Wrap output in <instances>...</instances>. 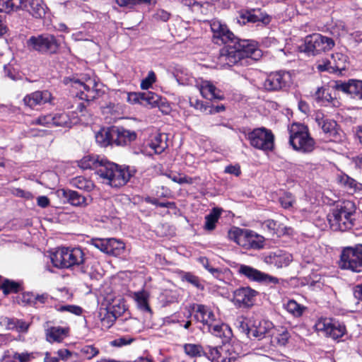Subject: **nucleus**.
<instances>
[{
    "mask_svg": "<svg viewBox=\"0 0 362 362\" xmlns=\"http://www.w3.org/2000/svg\"><path fill=\"white\" fill-rule=\"evenodd\" d=\"M220 34L221 36L214 39V42L216 44L226 45L221 49L218 57V62L222 66L243 64L245 58L257 59L261 56V50L257 48L255 41L237 37L226 25Z\"/></svg>",
    "mask_w": 362,
    "mask_h": 362,
    "instance_id": "nucleus-1",
    "label": "nucleus"
},
{
    "mask_svg": "<svg viewBox=\"0 0 362 362\" xmlns=\"http://www.w3.org/2000/svg\"><path fill=\"white\" fill-rule=\"evenodd\" d=\"M78 166L83 169L95 170L103 182L113 187L126 185L136 173L134 167L119 166L106 159H99L97 156H85L78 161Z\"/></svg>",
    "mask_w": 362,
    "mask_h": 362,
    "instance_id": "nucleus-2",
    "label": "nucleus"
},
{
    "mask_svg": "<svg viewBox=\"0 0 362 362\" xmlns=\"http://www.w3.org/2000/svg\"><path fill=\"white\" fill-rule=\"evenodd\" d=\"M51 260L59 269H77L82 274L88 272V261L81 247H60L54 252Z\"/></svg>",
    "mask_w": 362,
    "mask_h": 362,
    "instance_id": "nucleus-3",
    "label": "nucleus"
},
{
    "mask_svg": "<svg viewBox=\"0 0 362 362\" xmlns=\"http://www.w3.org/2000/svg\"><path fill=\"white\" fill-rule=\"evenodd\" d=\"M330 228L334 231H346L351 229L356 221V206L352 201L345 200L337 204L328 214Z\"/></svg>",
    "mask_w": 362,
    "mask_h": 362,
    "instance_id": "nucleus-4",
    "label": "nucleus"
},
{
    "mask_svg": "<svg viewBox=\"0 0 362 362\" xmlns=\"http://www.w3.org/2000/svg\"><path fill=\"white\" fill-rule=\"evenodd\" d=\"M288 144L292 148L301 153H310L315 148V141L311 136L308 126L293 122L288 126Z\"/></svg>",
    "mask_w": 362,
    "mask_h": 362,
    "instance_id": "nucleus-5",
    "label": "nucleus"
},
{
    "mask_svg": "<svg viewBox=\"0 0 362 362\" xmlns=\"http://www.w3.org/2000/svg\"><path fill=\"white\" fill-rule=\"evenodd\" d=\"M339 267L352 272H362V245L344 247L340 255Z\"/></svg>",
    "mask_w": 362,
    "mask_h": 362,
    "instance_id": "nucleus-6",
    "label": "nucleus"
},
{
    "mask_svg": "<svg viewBox=\"0 0 362 362\" xmlns=\"http://www.w3.org/2000/svg\"><path fill=\"white\" fill-rule=\"evenodd\" d=\"M27 46L30 50L42 54H53L57 52L59 42L54 35L42 33L30 37L27 40Z\"/></svg>",
    "mask_w": 362,
    "mask_h": 362,
    "instance_id": "nucleus-7",
    "label": "nucleus"
},
{
    "mask_svg": "<svg viewBox=\"0 0 362 362\" xmlns=\"http://www.w3.org/2000/svg\"><path fill=\"white\" fill-rule=\"evenodd\" d=\"M246 139L253 148L263 151H271L274 147V135L264 127L256 128L246 134Z\"/></svg>",
    "mask_w": 362,
    "mask_h": 362,
    "instance_id": "nucleus-8",
    "label": "nucleus"
},
{
    "mask_svg": "<svg viewBox=\"0 0 362 362\" xmlns=\"http://www.w3.org/2000/svg\"><path fill=\"white\" fill-rule=\"evenodd\" d=\"M335 45L334 40L320 33H313L305 37L304 51L309 55H317L331 50Z\"/></svg>",
    "mask_w": 362,
    "mask_h": 362,
    "instance_id": "nucleus-9",
    "label": "nucleus"
},
{
    "mask_svg": "<svg viewBox=\"0 0 362 362\" xmlns=\"http://www.w3.org/2000/svg\"><path fill=\"white\" fill-rule=\"evenodd\" d=\"M315 327L318 333L334 340L341 338L346 334V329L343 323L331 319L319 320Z\"/></svg>",
    "mask_w": 362,
    "mask_h": 362,
    "instance_id": "nucleus-10",
    "label": "nucleus"
},
{
    "mask_svg": "<svg viewBox=\"0 0 362 362\" xmlns=\"http://www.w3.org/2000/svg\"><path fill=\"white\" fill-rule=\"evenodd\" d=\"M274 324L266 320H254L250 324L242 325L243 329L250 339H262L270 337Z\"/></svg>",
    "mask_w": 362,
    "mask_h": 362,
    "instance_id": "nucleus-11",
    "label": "nucleus"
},
{
    "mask_svg": "<svg viewBox=\"0 0 362 362\" xmlns=\"http://www.w3.org/2000/svg\"><path fill=\"white\" fill-rule=\"evenodd\" d=\"M238 272L239 274L245 276L252 281L267 284H277L279 283V279L278 278L262 272L261 271L248 265L240 264L238 268Z\"/></svg>",
    "mask_w": 362,
    "mask_h": 362,
    "instance_id": "nucleus-12",
    "label": "nucleus"
},
{
    "mask_svg": "<svg viewBox=\"0 0 362 362\" xmlns=\"http://www.w3.org/2000/svg\"><path fill=\"white\" fill-rule=\"evenodd\" d=\"M290 81L291 76L288 72L277 71L269 74L263 86L268 91H278L288 86Z\"/></svg>",
    "mask_w": 362,
    "mask_h": 362,
    "instance_id": "nucleus-13",
    "label": "nucleus"
},
{
    "mask_svg": "<svg viewBox=\"0 0 362 362\" xmlns=\"http://www.w3.org/2000/svg\"><path fill=\"white\" fill-rule=\"evenodd\" d=\"M73 85L80 86L81 98L87 101L93 100L98 97L99 90L97 88L98 83L95 78L88 77L85 81L72 79Z\"/></svg>",
    "mask_w": 362,
    "mask_h": 362,
    "instance_id": "nucleus-14",
    "label": "nucleus"
},
{
    "mask_svg": "<svg viewBox=\"0 0 362 362\" xmlns=\"http://www.w3.org/2000/svg\"><path fill=\"white\" fill-rule=\"evenodd\" d=\"M262 260L268 265L281 269L289 265L292 261V255L284 251L277 250L263 254Z\"/></svg>",
    "mask_w": 362,
    "mask_h": 362,
    "instance_id": "nucleus-15",
    "label": "nucleus"
},
{
    "mask_svg": "<svg viewBox=\"0 0 362 362\" xmlns=\"http://www.w3.org/2000/svg\"><path fill=\"white\" fill-rule=\"evenodd\" d=\"M206 357L211 362H232L235 360L234 354L230 352L228 346H206Z\"/></svg>",
    "mask_w": 362,
    "mask_h": 362,
    "instance_id": "nucleus-16",
    "label": "nucleus"
},
{
    "mask_svg": "<svg viewBox=\"0 0 362 362\" xmlns=\"http://www.w3.org/2000/svg\"><path fill=\"white\" fill-rule=\"evenodd\" d=\"M257 292L250 287H241L233 291V301L239 307H250L253 305Z\"/></svg>",
    "mask_w": 362,
    "mask_h": 362,
    "instance_id": "nucleus-17",
    "label": "nucleus"
},
{
    "mask_svg": "<svg viewBox=\"0 0 362 362\" xmlns=\"http://www.w3.org/2000/svg\"><path fill=\"white\" fill-rule=\"evenodd\" d=\"M333 88L337 90L351 95L353 98L362 100V81L349 80L348 82L337 81Z\"/></svg>",
    "mask_w": 362,
    "mask_h": 362,
    "instance_id": "nucleus-18",
    "label": "nucleus"
},
{
    "mask_svg": "<svg viewBox=\"0 0 362 362\" xmlns=\"http://www.w3.org/2000/svg\"><path fill=\"white\" fill-rule=\"evenodd\" d=\"M24 8L35 18H44L48 13V8L43 0H23Z\"/></svg>",
    "mask_w": 362,
    "mask_h": 362,
    "instance_id": "nucleus-19",
    "label": "nucleus"
},
{
    "mask_svg": "<svg viewBox=\"0 0 362 362\" xmlns=\"http://www.w3.org/2000/svg\"><path fill=\"white\" fill-rule=\"evenodd\" d=\"M52 100V94L48 90H37L26 95L23 98V103L26 106L33 108L37 105L51 103Z\"/></svg>",
    "mask_w": 362,
    "mask_h": 362,
    "instance_id": "nucleus-20",
    "label": "nucleus"
},
{
    "mask_svg": "<svg viewBox=\"0 0 362 362\" xmlns=\"http://www.w3.org/2000/svg\"><path fill=\"white\" fill-rule=\"evenodd\" d=\"M315 119L325 134L333 139L338 138L337 124L334 120L327 118L322 112H317Z\"/></svg>",
    "mask_w": 362,
    "mask_h": 362,
    "instance_id": "nucleus-21",
    "label": "nucleus"
},
{
    "mask_svg": "<svg viewBox=\"0 0 362 362\" xmlns=\"http://www.w3.org/2000/svg\"><path fill=\"white\" fill-rule=\"evenodd\" d=\"M196 87L200 91L201 95L206 99L208 100H223V95L221 91L218 89L211 81H197Z\"/></svg>",
    "mask_w": 362,
    "mask_h": 362,
    "instance_id": "nucleus-22",
    "label": "nucleus"
},
{
    "mask_svg": "<svg viewBox=\"0 0 362 362\" xmlns=\"http://www.w3.org/2000/svg\"><path fill=\"white\" fill-rule=\"evenodd\" d=\"M114 144L124 146L136 140L137 134L134 131H130L122 127H115L113 133Z\"/></svg>",
    "mask_w": 362,
    "mask_h": 362,
    "instance_id": "nucleus-23",
    "label": "nucleus"
},
{
    "mask_svg": "<svg viewBox=\"0 0 362 362\" xmlns=\"http://www.w3.org/2000/svg\"><path fill=\"white\" fill-rule=\"evenodd\" d=\"M252 230L235 228L228 233L229 238L235 242L238 245L248 249Z\"/></svg>",
    "mask_w": 362,
    "mask_h": 362,
    "instance_id": "nucleus-24",
    "label": "nucleus"
},
{
    "mask_svg": "<svg viewBox=\"0 0 362 362\" xmlns=\"http://www.w3.org/2000/svg\"><path fill=\"white\" fill-rule=\"evenodd\" d=\"M69 329L62 327H50L45 329L46 340L49 343L62 342L69 335Z\"/></svg>",
    "mask_w": 362,
    "mask_h": 362,
    "instance_id": "nucleus-25",
    "label": "nucleus"
},
{
    "mask_svg": "<svg viewBox=\"0 0 362 362\" xmlns=\"http://www.w3.org/2000/svg\"><path fill=\"white\" fill-rule=\"evenodd\" d=\"M194 318L201 322L204 325H207L210 322H214L215 315L211 309L202 304L194 305Z\"/></svg>",
    "mask_w": 362,
    "mask_h": 362,
    "instance_id": "nucleus-26",
    "label": "nucleus"
},
{
    "mask_svg": "<svg viewBox=\"0 0 362 362\" xmlns=\"http://www.w3.org/2000/svg\"><path fill=\"white\" fill-rule=\"evenodd\" d=\"M0 324L5 326L8 330H16L18 332H26L30 326L23 320L8 317H1Z\"/></svg>",
    "mask_w": 362,
    "mask_h": 362,
    "instance_id": "nucleus-27",
    "label": "nucleus"
},
{
    "mask_svg": "<svg viewBox=\"0 0 362 362\" xmlns=\"http://www.w3.org/2000/svg\"><path fill=\"white\" fill-rule=\"evenodd\" d=\"M237 21L240 24H245L246 22L257 23L261 21L263 23H269V21L268 16H264L259 13V11L256 10L241 12Z\"/></svg>",
    "mask_w": 362,
    "mask_h": 362,
    "instance_id": "nucleus-28",
    "label": "nucleus"
},
{
    "mask_svg": "<svg viewBox=\"0 0 362 362\" xmlns=\"http://www.w3.org/2000/svg\"><path fill=\"white\" fill-rule=\"evenodd\" d=\"M114 132L115 127L100 129L95 134L96 142L103 147L114 144Z\"/></svg>",
    "mask_w": 362,
    "mask_h": 362,
    "instance_id": "nucleus-29",
    "label": "nucleus"
},
{
    "mask_svg": "<svg viewBox=\"0 0 362 362\" xmlns=\"http://www.w3.org/2000/svg\"><path fill=\"white\" fill-rule=\"evenodd\" d=\"M270 337L272 344L284 346L287 344L290 334L285 327H276L274 326Z\"/></svg>",
    "mask_w": 362,
    "mask_h": 362,
    "instance_id": "nucleus-30",
    "label": "nucleus"
},
{
    "mask_svg": "<svg viewBox=\"0 0 362 362\" xmlns=\"http://www.w3.org/2000/svg\"><path fill=\"white\" fill-rule=\"evenodd\" d=\"M206 326L209 332L216 337L228 340L232 336L230 327L226 324H214V322H210Z\"/></svg>",
    "mask_w": 362,
    "mask_h": 362,
    "instance_id": "nucleus-31",
    "label": "nucleus"
},
{
    "mask_svg": "<svg viewBox=\"0 0 362 362\" xmlns=\"http://www.w3.org/2000/svg\"><path fill=\"white\" fill-rule=\"evenodd\" d=\"M148 146L153 151V153H161L168 146L166 136L158 133L152 135Z\"/></svg>",
    "mask_w": 362,
    "mask_h": 362,
    "instance_id": "nucleus-32",
    "label": "nucleus"
},
{
    "mask_svg": "<svg viewBox=\"0 0 362 362\" xmlns=\"http://www.w3.org/2000/svg\"><path fill=\"white\" fill-rule=\"evenodd\" d=\"M332 59L333 60L334 65H332V62H329L327 64H319L317 69L321 71H327L329 69H336L337 70H341L345 69V57L340 53H335L332 54Z\"/></svg>",
    "mask_w": 362,
    "mask_h": 362,
    "instance_id": "nucleus-33",
    "label": "nucleus"
},
{
    "mask_svg": "<svg viewBox=\"0 0 362 362\" xmlns=\"http://www.w3.org/2000/svg\"><path fill=\"white\" fill-rule=\"evenodd\" d=\"M183 351L189 358L206 357V348L204 349L201 344H185L183 345Z\"/></svg>",
    "mask_w": 362,
    "mask_h": 362,
    "instance_id": "nucleus-34",
    "label": "nucleus"
},
{
    "mask_svg": "<svg viewBox=\"0 0 362 362\" xmlns=\"http://www.w3.org/2000/svg\"><path fill=\"white\" fill-rule=\"evenodd\" d=\"M223 210L222 209L215 207L211 209L210 213L205 216L204 228L206 230H213L216 228Z\"/></svg>",
    "mask_w": 362,
    "mask_h": 362,
    "instance_id": "nucleus-35",
    "label": "nucleus"
},
{
    "mask_svg": "<svg viewBox=\"0 0 362 362\" xmlns=\"http://www.w3.org/2000/svg\"><path fill=\"white\" fill-rule=\"evenodd\" d=\"M63 194L68 202L73 206H85L87 205L86 199L84 196L73 190L64 191Z\"/></svg>",
    "mask_w": 362,
    "mask_h": 362,
    "instance_id": "nucleus-36",
    "label": "nucleus"
},
{
    "mask_svg": "<svg viewBox=\"0 0 362 362\" xmlns=\"http://www.w3.org/2000/svg\"><path fill=\"white\" fill-rule=\"evenodd\" d=\"M148 293L145 290L139 291L133 293V298L136 302L139 308L143 311L151 312L148 300Z\"/></svg>",
    "mask_w": 362,
    "mask_h": 362,
    "instance_id": "nucleus-37",
    "label": "nucleus"
},
{
    "mask_svg": "<svg viewBox=\"0 0 362 362\" xmlns=\"http://www.w3.org/2000/svg\"><path fill=\"white\" fill-rule=\"evenodd\" d=\"M161 103V97L151 91L142 93L141 105L150 107L159 106Z\"/></svg>",
    "mask_w": 362,
    "mask_h": 362,
    "instance_id": "nucleus-38",
    "label": "nucleus"
},
{
    "mask_svg": "<svg viewBox=\"0 0 362 362\" xmlns=\"http://www.w3.org/2000/svg\"><path fill=\"white\" fill-rule=\"evenodd\" d=\"M29 360V354H18L14 351H7L5 352L1 362H27Z\"/></svg>",
    "mask_w": 362,
    "mask_h": 362,
    "instance_id": "nucleus-39",
    "label": "nucleus"
},
{
    "mask_svg": "<svg viewBox=\"0 0 362 362\" xmlns=\"http://www.w3.org/2000/svg\"><path fill=\"white\" fill-rule=\"evenodd\" d=\"M125 248L124 243L115 238H108V255L118 256L122 254Z\"/></svg>",
    "mask_w": 362,
    "mask_h": 362,
    "instance_id": "nucleus-40",
    "label": "nucleus"
},
{
    "mask_svg": "<svg viewBox=\"0 0 362 362\" xmlns=\"http://www.w3.org/2000/svg\"><path fill=\"white\" fill-rule=\"evenodd\" d=\"M71 184L72 186L83 189L87 192L91 191L94 187V184L90 180L86 179L82 176H78L71 180Z\"/></svg>",
    "mask_w": 362,
    "mask_h": 362,
    "instance_id": "nucleus-41",
    "label": "nucleus"
},
{
    "mask_svg": "<svg viewBox=\"0 0 362 362\" xmlns=\"http://www.w3.org/2000/svg\"><path fill=\"white\" fill-rule=\"evenodd\" d=\"M52 125L55 127H71L73 122L66 113H57L52 115Z\"/></svg>",
    "mask_w": 362,
    "mask_h": 362,
    "instance_id": "nucleus-42",
    "label": "nucleus"
},
{
    "mask_svg": "<svg viewBox=\"0 0 362 362\" xmlns=\"http://www.w3.org/2000/svg\"><path fill=\"white\" fill-rule=\"evenodd\" d=\"M286 310L295 317H300L306 308L294 300H289L287 303L284 305Z\"/></svg>",
    "mask_w": 362,
    "mask_h": 362,
    "instance_id": "nucleus-43",
    "label": "nucleus"
},
{
    "mask_svg": "<svg viewBox=\"0 0 362 362\" xmlns=\"http://www.w3.org/2000/svg\"><path fill=\"white\" fill-rule=\"evenodd\" d=\"M182 281H186L199 290H204V286L200 279L190 272H185L181 276Z\"/></svg>",
    "mask_w": 362,
    "mask_h": 362,
    "instance_id": "nucleus-44",
    "label": "nucleus"
},
{
    "mask_svg": "<svg viewBox=\"0 0 362 362\" xmlns=\"http://www.w3.org/2000/svg\"><path fill=\"white\" fill-rule=\"evenodd\" d=\"M21 290V284L18 282L6 279L3 284L2 291L4 295L16 293Z\"/></svg>",
    "mask_w": 362,
    "mask_h": 362,
    "instance_id": "nucleus-45",
    "label": "nucleus"
},
{
    "mask_svg": "<svg viewBox=\"0 0 362 362\" xmlns=\"http://www.w3.org/2000/svg\"><path fill=\"white\" fill-rule=\"evenodd\" d=\"M119 6L132 7L135 5L156 4V0H115Z\"/></svg>",
    "mask_w": 362,
    "mask_h": 362,
    "instance_id": "nucleus-46",
    "label": "nucleus"
},
{
    "mask_svg": "<svg viewBox=\"0 0 362 362\" xmlns=\"http://www.w3.org/2000/svg\"><path fill=\"white\" fill-rule=\"evenodd\" d=\"M264 237L252 231L248 249H261L264 246Z\"/></svg>",
    "mask_w": 362,
    "mask_h": 362,
    "instance_id": "nucleus-47",
    "label": "nucleus"
},
{
    "mask_svg": "<svg viewBox=\"0 0 362 362\" xmlns=\"http://www.w3.org/2000/svg\"><path fill=\"white\" fill-rule=\"evenodd\" d=\"M117 316L112 311H105L103 317L101 318V326L103 328L108 329L115 323Z\"/></svg>",
    "mask_w": 362,
    "mask_h": 362,
    "instance_id": "nucleus-48",
    "label": "nucleus"
},
{
    "mask_svg": "<svg viewBox=\"0 0 362 362\" xmlns=\"http://www.w3.org/2000/svg\"><path fill=\"white\" fill-rule=\"evenodd\" d=\"M4 73L6 77L10 78L12 81H18L22 78L19 71L10 64L4 66Z\"/></svg>",
    "mask_w": 362,
    "mask_h": 362,
    "instance_id": "nucleus-49",
    "label": "nucleus"
},
{
    "mask_svg": "<svg viewBox=\"0 0 362 362\" xmlns=\"http://www.w3.org/2000/svg\"><path fill=\"white\" fill-rule=\"evenodd\" d=\"M338 182L343 186L352 189V188H356L357 186V182L348 176L347 175L343 174L340 175L337 177Z\"/></svg>",
    "mask_w": 362,
    "mask_h": 362,
    "instance_id": "nucleus-50",
    "label": "nucleus"
},
{
    "mask_svg": "<svg viewBox=\"0 0 362 362\" xmlns=\"http://www.w3.org/2000/svg\"><path fill=\"white\" fill-rule=\"evenodd\" d=\"M225 23H222L218 20H212L210 23L211 30L213 33V40L216 37H220L221 33L225 29Z\"/></svg>",
    "mask_w": 362,
    "mask_h": 362,
    "instance_id": "nucleus-51",
    "label": "nucleus"
},
{
    "mask_svg": "<svg viewBox=\"0 0 362 362\" xmlns=\"http://www.w3.org/2000/svg\"><path fill=\"white\" fill-rule=\"evenodd\" d=\"M91 244L104 253L108 254V238H95L91 240Z\"/></svg>",
    "mask_w": 362,
    "mask_h": 362,
    "instance_id": "nucleus-52",
    "label": "nucleus"
},
{
    "mask_svg": "<svg viewBox=\"0 0 362 362\" xmlns=\"http://www.w3.org/2000/svg\"><path fill=\"white\" fill-rule=\"evenodd\" d=\"M315 98L317 102H329L332 98L329 90L323 88H319L317 90Z\"/></svg>",
    "mask_w": 362,
    "mask_h": 362,
    "instance_id": "nucleus-53",
    "label": "nucleus"
},
{
    "mask_svg": "<svg viewBox=\"0 0 362 362\" xmlns=\"http://www.w3.org/2000/svg\"><path fill=\"white\" fill-rule=\"evenodd\" d=\"M156 76L153 71L148 73L147 76L144 78L141 82V88L143 90H148L151 87L152 84L156 82Z\"/></svg>",
    "mask_w": 362,
    "mask_h": 362,
    "instance_id": "nucleus-54",
    "label": "nucleus"
},
{
    "mask_svg": "<svg viewBox=\"0 0 362 362\" xmlns=\"http://www.w3.org/2000/svg\"><path fill=\"white\" fill-rule=\"evenodd\" d=\"M294 198L290 193H286L279 198V202L284 209H289L293 206Z\"/></svg>",
    "mask_w": 362,
    "mask_h": 362,
    "instance_id": "nucleus-55",
    "label": "nucleus"
},
{
    "mask_svg": "<svg viewBox=\"0 0 362 362\" xmlns=\"http://www.w3.org/2000/svg\"><path fill=\"white\" fill-rule=\"evenodd\" d=\"M81 351L88 359L92 358L99 353L98 349L93 346H85L81 349Z\"/></svg>",
    "mask_w": 362,
    "mask_h": 362,
    "instance_id": "nucleus-56",
    "label": "nucleus"
},
{
    "mask_svg": "<svg viewBox=\"0 0 362 362\" xmlns=\"http://www.w3.org/2000/svg\"><path fill=\"white\" fill-rule=\"evenodd\" d=\"M52 115H43L35 119L33 124L49 127L52 126Z\"/></svg>",
    "mask_w": 362,
    "mask_h": 362,
    "instance_id": "nucleus-57",
    "label": "nucleus"
},
{
    "mask_svg": "<svg viewBox=\"0 0 362 362\" xmlns=\"http://www.w3.org/2000/svg\"><path fill=\"white\" fill-rule=\"evenodd\" d=\"M53 300V298L47 293L36 294L35 296V308L37 307V304H50Z\"/></svg>",
    "mask_w": 362,
    "mask_h": 362,
    "instance_id": "nucleus-58",
    "label": "nucleus"
},
{
    "mask_svg": "<svg viewBox=\"0 0 362 362\" xmlns=\"http://www.w3.org/2000/svg\"><path fill=\"white\" fill-rule=\"evenodd\" d=\"M189 105L191 107L203 112H207L208 110V105L198 99H190Z\"/></svg>",
    "mask_w": 362,
    "mask_h": 362,
    "instance_id": "nucleus-59",
    "label": "nucleus"
},
{
    "mask_svg": "<svg viewBox=\"0 0 362 362\" xmlns=\"http://www.w3.org/2000/svg\"><path fill=\"white\" fill-rule=\"evenodd\" d=\"M58 310L60 312L67 311V312L74 313L77 315H79L82 313V308L81 307L76 306V305H72L61 306L58 309Z\"/></svg>",
    "mask_w": 362,
    "mask_h": 362,
    "instance_id": "nucleus-60",
    "label": "nucleus"
},
{
    "mask_svg": "<svg viewBox=\"0 0 362 362\" xmlns=\"http://www.w3.org/2000/svg\"><path fill=\"white\" fill-rule=\"evenodd\" d=\"M133 341L132 338L120 337L112 341L110 344L113 346L121 347L130 344Z\"/></svg>",
    "mask_w": 362,
    "mask_h": 362,
    "instance_id": "nucleus-61",
    "label": "nucleus"
},
{
    "mask_svg": "<svg viewBox=\"0 0 362 362\" xmlns=\"http://www.w3.org/2000/svg\"><path fill=\"white\" fill-rule=\"evenodd\" d=\"M35 296L33 293H24L22 296V302L35 307Z\"/></svg>",
    "mask_w": 362,
    "mask_h": 362,
    "instance_id": "nucleus-62",
    "label": "nucleus"
},
{
    "mask_svg": "<svg viewBox=\"0 0 362 362\" xmlns=\"http://www.w3.org/2000/svg\"><path fill=\"white\" fill-rule=\"evenodd\" d=\"M170 16V14L168 11L163 9H158L153 15V18L157 21H162L165 22L169 19Z\"/></svg>",
    "mask_w": 362,
    "mask_h": 362,
    "instance_id": "nucleus-63",
    "label": "nucleus"
},
{
    "mask_svg": "<svg viewBox=\"0 0 362 362\" xmlns=\"http://www.w3.org/2000/svg\"><path fill=\"white\" fill-rule=\"evenodd\" d=\"M142 93H129L127 95V101L132 104L141 105Z\"/></svg>",
    "mask_w": 362,
    "mask_h": 362,
    "instance_id": "nucleus-64",
    "label": "nucleus"
}]
</instances>
